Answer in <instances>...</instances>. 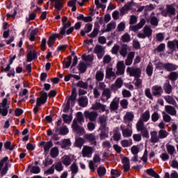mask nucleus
<instances>
[{
	"mask_svg": "<svg viewBox=\"0 0 178 178\" xmlns=\"http://www.w3.org/2000/svg\"><path fill=\"white\" fill-rule=\"evenodd\" d=\"M143 33H138L137 36L138 38H147V37H151L152 35V29L149 26H145L143 30Z\"/></svg>",
	"mask_w": 178,
	"mask_h": 178,
	"instance_id": "obj_8",
	"label": "nucleus"
},
{
	"mask_svg": "<svg viewBox=\"0 0 178 178\" xmlns=\"http://www.w3.org/2000/svg\"><path fill=\"white\" fill-rule=\"evenodd\" d=\"M40 145L41 147H44V150L45 152L49 151V149H51V148H52V147H54V143H52V141H49V142H41L40 143Z\"/></svg>",
	"mask_w": 178,
	"mask_h": 178,
	"instance_id": "obj_34",
	"label": "nucleus"
},
{
	"mask_svg": "<svg viewBox=\"0 0 178 178\" xmlns=\"http://www.w3.org/2000/svg\"><path fill=\"white\" fill-rule=\"evenodd\" d=\"M149 119H151V113H149V110H146L140 115L136 124L145 125V123H147Z\"/></svg>",
	"mask_w": 178,
	"mask_h": 178,
	"instance_id": "obj_5",
	"label": "nucleus"
},
{
	"mask_svg": "<svg viewBox=\"0 0 178 178\" xmlns=\"http://www.w3.org/2000/svg\"><path fill=\"white\" fill-rule=\"evenodd\" d=\"M77 68H78V70L81 72V73H86V71L87 70V64L83 62H81L78 65Z\"/></svg>",
	"mask_w": 178,
	"mask_h": 178,
	"instance_id": "obj_51",
	"label": "nucleus"
},
{
	"mask_svg": "<svg viewBox=\"0 0 178 178\" xmlns=\"http://www.w3.org/2000/svg\"><path fill=\"white\" fill-rule=\"evenodd\" d=\"M163 90L165 92V94H170L172 92V85H170V83L169 81H167L163 85Z\"/></svg>",
	"mask_w": 178,
	"mask_h": 178,
	"instance_id": "obj_49",
	"label": "nucleus"
},
{
	"mask_svg": "<svg viewBox=\"0 0 178 178\" xmlns=\"http://www.w3.org/2000/svg\"><path fill=\"white\" fill-rule=\"evenodd\" d=\"M94 52H95V54H97L99 59H101L105 54V48H104V47L99 45V44L96 45L94 49Z\"/></svg>",
	"mask_w": 178,
	"mask_h": 178,
	"instance_id": "obj_20",
	"label": "nucleus"
},
{
	"mask_svg": "<svg viewBox=\"0 0 178 178\" xmlns=\"http://www.w3.org/2000/svg\"><path fill=\"white\" fill-rule=\"evenodd\" d=\"M130 51H131V49L130 48V47H129V45L122 44L119 51L120 55H121L122 58H126V56H127L128 52Z\"/></svg>",
	"mask_w": 178,
	"mask_h": 178,
	"instance_id": "obj_21",
	"label": "nucleus"
},
{
	"mask_svg": "<svg viewBox=\"0 0 178 178\" xmlns=\"http://www.w3.org/2000/svg\"><path fill=\"white\" fill-rule=\"evenodd\" d=\"M76 97H77V93H76V90H73L72 92L71 96L69 97L65 108H64V112H66V111L69 110V108H70V102L72 105H74V101H76Z\"/></svg>",
	"mask_w": 178,
	"mask_h": 178,
	"instance_id": "obj_9",
	"label": "nucleus"
},
{
	"mask_svg": "<svg viewBox=\"0 0 178 178\" xmlns=\"http://www.w3.org/2000/svg\"><path fill=\"white\" fill-rule=\"evenodd\" d=\"M70 171L72 172V175H77L79 173V166L76 163H73L70 165Z\"/></svg>",
	"mask_w": 178,
	"mask_h": 178,
	"instance_id": "obj_56",
	"label": "nucleus"
},
{
	"mask_svg": "<svg viewBox=\"0 0 178 178\" xmlns=\"http://www.w3.org/2000/svg\"><path fill=\"white\" fill-rule=\"evenodd\" d=\"M150 142L152 143L153 144H156V143H159V135L158 134V132L156 131H153L150 132Z\"/></svg>",
	"mask_w": 178,
	"mask_h": 178,
	"instance_id": "obj_31",
	"label": "nucleus"
},
{
	"mask_svg": "<svg viewBox=\"0 0 178 178\" xmlns=\"http://www.w3.org/2000/svg\"><path fill=\"white\" fill-rule=\"evenodd\" d=\"M134 56H136V52L130 51L128 53L127 56V58L125 59L126 66H130L132 65L133 60L134 59Z\"/></svg>",
	"mask_w": 178,
	"mask_h": 178,
	"instance_id": "obj_23",
	"label": "nucleus"
},
{
	"mask_svg": "<svg viewBox=\"0 0 178 178\" xmlns=\"http://www.w3.org/2000/svg\"><path fill=\"white\" fill-rule=\"evenodd\" d=\"M119 97H115L110 104L111 111H118L119 109Z\"/></svg>",
	"mask_w": 178,
	"mask_h": 178,
	"instance_id": "obj_26",
	"label": "nucleus"
},
{
	"mask_svg": "<svg viewBox=\"0 0 178 178\" xmlns=\"http://www.w3.org/2000/svg\"><path fill=\"white\" fill-rule=\"evenodd\" d=\"M92 151H94L92 147L85 145L82 149V156L83 158H90L91 155H92Z\"/></svg>",
	"mask_w": 178,
	"mask_h": 178,
	"instance_id": "obj_12",
	"label": "nucleus"
},
{
	"mask_svg": "<svg viewBox=\"0 0 178 178\" xmlns=\"http://www.w3.org/2000/svg\"><path fill=\"white\" fill-rule=\"evenodd\" d=\"M123 119V122L125 124H130V122H133L134 120V113L131 111H128L124 115Z\"/></svg>",
	"mask_w": 178,
	"mask_h": 178,
	"instance_id": "obj_19",
	"label": "nucleus"
},
{
	"mask_svg": "<svg viewBox=\"0 0 178 178\" xmlns=\"http://www.w3.org/2000/svg\"><path fill=\"white\" fill-rule=\"evenodd\" d=\"M159 67H161V69H165V70H167V72H173V70H176L177 69V65L167 63H160L158 64Z\"/></svg>",
	"mask_w": 178,
	"mask_h": 178,
	"instance_id": "obj_7",
	"label": "nucleus"
},
{
	"mask_svg": "<svg viewBox=\"0 0 178 178\" xmlns=\"http://www.w3.org/2000/svg\"><path fill=\"white\" fill-rule=\"evenodd\" d=\"M161 13L164 17L176 16V8H175V4L166 5L165 9L163 10Z\"/></svg>",
	"mask_w": 178,
	"mask_h": 178,
	"instance_id": "obj_1",
	"label": "nucleus"
},
{
	"mask_svg": "<svg viewBox=\"0 0 178 178\" xmlns=\"http://www.w3.org/2000/svg\"><path fill=\"white\" fill-rule=\"evenodd\" d=\"M164 99L166 101L168 104H170V105H174V106H176L177 105V103L176 102V100L173 98V97L170 95H167L164 97Z\"/></svg>",
	"mask_w": 178,
	"mask_h": 178,
	"instance_id": "obj_47",
	"label": "nucleus"
},
{
	"mask_svg": "<svg viewBox=\"0 0 178 178\" xmlns=\"http://www.w3.org/2000/svg\"><path fill=\"white\" fill-rule=\"evenodd\" d=\"M79 106H82L83 108H86L87 105H88V99L86 96H83L80 97L79 99Z\"/></svg>",
	"mask_w": 178,
	"mask_h": 178,
	"instance_id": "obj_39",
	"label": "nucleus"
},
{
	"mask_svg": "<svg viewBox=\"0 0 178 178\" xmlns=\"http://www.w3.org/2000/svg\"><path fill=\"white\" fill-rule=\"evenodd\" d=\"M136 130L140 131L143 137L148 138L149 137V132L148 129L145 127V125L136 124Z\"/></svg>",
	"mask_w": 178,
	"mask_h": 178,
	"instance_id": "obj_13",
	"label": "nucleus"
},
{
	"mask_svg": "<svg viewBox=\"0 0 178 178\" xmlns=\"http://www.w3.org/2000/svg\"><path fill=\"white\" fill-rule=\"evenodd\" d=\"M121 40L122 42H130L131 37L129 33H124L122 35Z\"/></svg>",
	"mask_w": 178,
	"mask_h": 178,
	"instance_id": "obj_64",
	"label": "nucleus"
},
{
	"mask_svg": "<svg viewBox=\"0 0 178 178\" xmlns=\"http://www.w3.org/2000/svg\"><path fill=\"white\" fill-rule=\"evenodd\" d=\"M141 69L136 67H128L127 72L130 77H135V79H140L141 77Z\"/></svg>",
	"mask_w": 178,
	"mask_h": 178,
	"instance_id": "obj_4",
	"label": "nucleus"
},
{
	"mask_svg": "<svg viewBox=\"0 0 178 178\" xmlns=\"http://www.w3.org/2000/svg\"><path fill=\"white\" fill-rule=\"evenodd\" d=\"M134 6V1L131 0V1L126 3L121 9H120V13L121 15H126L129 13V10L131 9Z\"/></svg>",
	"mask_w": 178,
	"mask_h": 178,
	"instance_id": "obj_15",
	"label": "nucleus"
},
{
	"mask_svg": "<svg viewBox=\"0 0 178 178\" xmlns=\"http://www.w3.org/2000/svg\"><path fill=\"white\" fill-rule=\"evenodd\" d=\"M146 173H147V175H149V176H152V177H154V178H160L161 177L159 176V175H158V173H156V172H155L152 168H149V169L147 170Z\"/></svg>",
	"mask_w": 178,
	"mask_h": 178,
	"instance_id": "obj_55",
	"label": "nucleus"
},
{
	"mask_svg": "<svg viewBox=\"0 0 178 178\" xmlns=\"http://www.w3.org/2000/svg\"><path fill=\"white\" fill-rule=\"evenodd\" d=\"M106 120H108V117L106 115H103L99 117V122L101 130H105V129H106Z\"/></svg>",
	"mask_w": 178,
	"mask_h": 178,
	"instance_id": "obj_27",
	"label": "nucleus"
},
{
	"mask_svg": "<svg viewBox=\"0 0 178 178\" xmlns=\"http://www.w3.org/2000/svg\"><path fill=\"white\" fill-rule=\"evenodd\" d=\"M72 129L76 131V133H78L79 134H84L85 131L83 127H81L79 126V124H77V120H74L72 122Z\"/></svg>",
	"mask_w": 178,
	"mask_h": 178,
	"instance_id": "obj_24",
	"label": "nucleus"
},
{
	"mask_svg": "<svg viewBox=\"0 0 178 178\" xmlns=\"http://www.w3.org/2000/svg\"><path fill=\"white\" fill-rule=\"evenodd\" d=\"M47 99H48V94L44 92L42 93L40 97H38L36 100V106L33 108V113H35V115L38 113V106L44 105V104L47 102Z\"/></svg>",
	"mask_w": 178,
	"mask_h": 178,
	"instance_id": "obj_2",
	"label": "nucleus"
},
{
	"mask_svg": "<svg viewBox=\"0 0 178 178\" xmlns=\"http://www.w3.org/2000/svg\"><path fill=\"white\" fill-rule=\"evenodd\" d=\"M165 111L167 113H168V115H170L171 116H176L177 114L176 108L170 105L165 106Z\"/></svg>",
	"mask_w": 178,
	"mask_h": 178,
	"instance_id": "obj_32",
	"label": "nucleus"
},
{
	"mask_svg": "<svg viewBox=\"0 0 178 178\" xmlns=\"http://www.w3.org/2000/svg\"><path fill=\"white\" fill-rule=\"evenodd\" d=\"M117 72L116 74L119 76H122V74H124V70L126 69V66L124 65V61H119L117 63Z\"/></svg>",
	"mask_w": 178,
	"mask_h": 178,
	"instance_id": "obj_18",
	"label": "nucleus"
},
{
	"mask_svg": "<svg viewBox=\"0 0 178 178\" xmlns=\"http://www.w3.org/2000/svg\"><path fill=\"white\" fill-rule=\"evenodd\" d=\"M53 168H54V170H56V172H63L64 167L61 161H58L53 164Z\"/></svg>",
	"mask_w": 178,
	"mask_h": 178,
	"instance_id": "obj_42",
	"label": "nucleus"
},
{
	"mask_svg": "<svg viewBox=\"0 0 178 178\" xmlns=\"http://www.w3.org/2000/svg\"><path fill=\"white\" fill-rule=\"evenodd\" d=\"M101 161V159L99 158V156L95 155L93 157V161H90L89 162V168L92 172H95V167H94V163H99V162Z\"/></svg>",
	"mask_w": 178,
	"mask_h": 178,
	"instance_id": "obj_30",
	"label": "nucleus"
},
{
	"mask_svg": "<svg viewBox=\"0 0 178 178\" xmlns=\"http://www.w3.org/2000/svg\"><path fill=\"white\" fill-rule=\"evenodd\" d=\"M101 2H99V0H95V5L97 8V9H102V10H105V9H106V5L104 3H106V2H108V0H101Z\"/></svg>",
	"mask_w": 178,
	"mask_h": 178,
	"instance_id": "obj_33",
	"label": "nucleus"
},
{
	"mask_svg": "<svg viewBox=\"0 0 178 178\" xmlns=\"http://www.w3.org/2000/svg\"><path fill=\"white\" fill-rule=\"evenodd\" d=\"M121 145L124 148H126L127 147H131V145H133V141L131 140H121Z\"/></svg>",
	"mask_w": 178,
	"mask_h": 178,
	"instance_id": "obj_52",
	"label": "nucleus"
},
{
	"mask_svg": "<svg viewBox=\"0 0 178 178\" xmlns=\"http://www.w3.org/2000/svg\"><path fill=\"white\" fill-rule=\"evenodd\" d=\"M76 3H77V0H72V1H69L67 2V5H68V6L72 8V12H76V10L77 9V8L76 7Z\"/></svg>",
	"mask_w": 178,
	"mask_h": 178,
	"instance_id": "obj_60",
	"label": "nucleus"
},
{
	"mask_svg": "<svg viewBox=\"0 0 178 178\" xmlns=\"http://www.w3.org/2000/svg\"><path fill=\"white\" fill-rule=\"evenodd\" d=\"M104 77H105V74L102 71H97L95 74V79L97 81H102L104 80Z\"/></svg>",
	"mask_w": 178,
	"mask_h": 178,
	"instance_id": "obj_54",
	"label": "nucleus"
},
{
	"mask_svg": "<svg viewBox=\"0 0 178 178\" xmlns=\"http://www.w3.org/2000/svg\"><path fill=\"white\" fill-rule=\"evenodd\" d=\"M72 145V142L70 139H64L61 143V148H69Z\"/></svg>",
	"mask_w": 178,
	"mask_h": 178,
	"instance_id": "obj_59",
	"label": "nucleus"
},
{
	"mask_svg": "<svg viewBox=\"0 0 178 178\" xmlns=\"http://www.w3.org/2000/svg\"><path fill=\"white\" fill-rule=\"evenodd\" d=\"M99 33V26H95L92 32L88 35L90 38H95Z\"/></svg>",
	"mask_w": 178,
	"mask_h": 178,
	"instance_id": "obj_57",
	"label": "nucleus"
},
{
	"mask_svg": "<svg viewBox=\"0 0 178 178\" xmlns=\"http://www.w3.org/2000/svg\"><path fill=\"white\" fill-rule=\"evenodd\" d=\"M158 134L160 140H163L164 138H166L168 136H169V132L165 129H160Z\"/></svg>",
	"mask_w": 178,
	"mask_h": 178,
	"instance_id": "obj_46",
	"label": "nucleus"
},
{
	"mask_svg": "<svg viewBox=\"0 0 178 178\" xmlns=\"http://www.w3.org/2000/svg\"><path fill=\"white\" fill-rule=\"evenodd\" d=\"M50 2H54V7L57 10H60L63 8L65 0H49Z\"/></svg>",
	"mask_w": 178,
	"mask_h": 178,
	"instance_id": "obj_35",
	"label": "nucleus"
},
{
	"mask_svg": "<svg viewBox=\"0 0 178 178\" xmlns=\"http://www.w3.org/2000/svg\"><path fill=\"white\" fill-rule=\"evenodd\" d=\"M99 177H104L106 175V168L104 166H100L97 170Z\"/></svg>",
	"mask_w": 178,
	"mask_h": 178,
	"instance_id": "obj_48",
	"label": "nucleus"
},
{
	"mask_svg": "<svg viewBox=\"0 0 178 178\" xmlns=\"http://www.w3.org/2000/svg\"><path fill=\"white\" fill-rule=\"evenodd\" d=\"M59 134L61 136H66V134H69V129L65 125L61 127L59 129Z\"/></svg>",
	"mask_w": 178,
	"mask_h": 178,
	"instance_id": "obj_62",
	"label": "nucleus"
},
{
	"mask_svg": "<svg viewBox=\"0 0 178 178\" xmlns=\"http://www.w3.org/2000/svg\"><path fill=\"white\" fill-rule=\"evenodd\" d=\"M152 92L154 97H159L162 95L163 90H162V86L155 85L152 87Z\"/></svg>",
	"mask_w": 178,
	"mask_h": 178,
	"instance_id": "obj_17",
	"label": "nucleus"
},
{
	"mask_svg": "<svg viewBox=\"0 0 178 178\" xmlns=\"http://www.w3.org/2000/svg\"><path fill=\"white\" fill-rule=\"evenodd\" d=\"M59 37L58 34H54L51 35L48 40V45L49 47H51L53 44H55V41H56V38Z\"/></svg>",
	"mask_w": 178,
	"mask_h": 178,
	"instance_id": "obj_50",
	"label": "nucleus"
},
{
	"mask_svg": "<svg viewBox=\"0 0 178 178\" xmlns=\"http://www.w3.org/2000/svg\"><path fill=\"white\" fill-rule=\"evenodd\" d=\"M91 78H88L86 82L83 81H79L76 83V86L83 90H87L88 88V84H91Z\"/></svg>",
	"mask_w": 178,
	"mask_h": 178,
	"instance_id": "obj_25",
	"label": "nucleus"
},
{
	"mask_svg": "<svg viewBox=\"0 0 178 178\" xmlns=\"http://www.w3.org/2000/svg\"><path fill=\"white\" fill-rule=\"evenodd\" d=\"M123 86V79L121 77L118 78L115 83L111 86V90L114 91H118L119 88H122Z\"/></svg>",
	"mask_w": 178,
	"mask_h": 178,
	"instance_id": "obj_16",
	"label": "nucleus"
},
{
	"mask_svg": "<svg viewBox=\"0 0 178 178\" xmlns=\"http://www.w3.org/2000/svg\"><path fill=\"white\" fill-rule=\"evenodd\" d=\"M92 111H99V112H105L106 109V105L101 104L99 101H96L95 104L92 105Z\"/></svg>",
	"mask_w": 178,
	"mask_h": 178,
	"instance_id": "obj_11",
	"label": "nucleus"
},
{
	"mask_svg": "<svg viewBox=\"0 0 178 178\" xmlns=\"http://www.w3.org/2000/svg\"><path fill=\"white\" fill-rule=\"evenodd\" d=\"M113 138L114 141H120V139L122 138V134L119 131V128H116L113 131Z\"/></svg>",
	"mask_w": 178,
	"mask_h": 178,
	"instance_id": "obj_41",
	"label": "nucleus"
},
{
	"mask_svg": "<svg viewBox=\"0 0 178 178\" xmlns=\"http://www.w3.org/2000/svg\"><path fill=\"white\" fill-rule=\"evenodd\" d=\"M111 97H112V92H111V89L106 88L103 90L100 99L102 102H106Z\"/></svg>",
	"mask_w": 178,
	"mask_h": 178,
	"instance_id": "obj_14",
	"label": "nucleus"
},
{
	"mask_svg": "<svg viewBox=\"0 0 178 178\" xmlns=\"http://www.w3.org/2000/svg\"><path fill=\"white\" fill-rule=\"evenodd\" d=\"M86 119H88L90 122H95L98 118V113L97 111H87L84 112Z\"/></svg>",
	"mask_w": 178,
	"mask_h": 178,
	"instance_id": "obj_10",
	"label": "nucleus"
},
{
	"mask_svg": "<svg viewBox=\"0 0 178 178\" xmlns=\"http://www.w3.org/2000/svg\"><path fill=\"white\" fill-rule=\"evenodd\" d=\"M153 15H155V13H152L149 17V22L150 24H152V26H158L159 23V19H158V18L155 16H154Z\"/></svg>",
	"mask_w": 178,
	"mask_h": 178,
	"instance_id": "obj_43",
	"label": "nucleus"
},
{
	"mask_svg": "<svg viewBox=\"0 0 178 178\" xmlns=\"http://www.w3.org/2000/svg\"><path fill=\"white\" fill-rule=\"evenodd\" d=\"M92 30V25L91 24H86L84 27V30L81 31V35L82 37H86V34L91 32Z\"/></svg>",
	"mask_w": 178,
	"mask_h": 178,
	"instance_id": "obj_36",
	"label": "nucleus"
},
{
	"mask_svg": "<svg viewBox=\"0 0 178 178\" xmlns=\"http://www.w3.org/2000/svg\"><path fill=\"white\" fill-rule=\"evenodd\" d=\"M146 22L145 19H141L140 22L136 25L131 26L130 29L131 31H138L140 29H143L145 24Z\"/></svg>",
	"mask_w": 178,
	"mask_h": 178,
	"instance_id": "obj_28",
	"label": "nucleus"
},
{
	"mask_svg": "<svg viewBox=\"0 0 178 178\" xmlns=\"http://www.w3.org/2000/svg\"><path fill=\"white\" fill-rule=\"evenodd\" d=\"M132 126L133 124H127V127L124 124L120 126V130L122 131V134L124 138H129V137L133 136Z\"/></svg>",
	"mask_w": 178,
	"mask_h": 178,
	"instance_id": "obj_3",
	"label": "nucleus"
},
{
	"mask_svg": "<svg viewBox=\"0 0 178 178\" xmlns=\"http://www.w3.org/2000/svg\"><path fill=\"white\" fill-rule=\"evenodd\" d=\"M165 147L167 152L168 154H169V155H171V156H172V155H175V154H176V147H175L173 145L168 143L166 144Z\"/></svg>",
	"mask_w": 178,
	"mask_h": 178,
	"instance_id": "obj_38",
	"label": "nucleus"
},
{
	"mask_svg": "<svg viewBox=\"0 0 178 178\" xmlns=\"http://www.w3.org/2000/svg\"><path fill=\"white\" fill-rule=\"evenodd\" d=\"M86 140L83 138H76L75 140L74 145L78 148H81L84 145Z\"/></svg>",
	"mask_w": 178,
	"mask_h": 178,
	"instance_id": "obj_45",
	"label": "nucleus"
},
{
	"mask_svg": "<svg viewBox=\"0 0 178 178\" xmlns=\"http://www.w3.org/2000/svg\"><path fill=\"white\" fill-rule=\"evenodd\" d=\"M168 79L171 81H176V80L178 79V73L176 72H170L168 75Z\"/></svg>",
	"mask_w": 178,
	"mask_h": 178,
	"instance_id": "obj_61",
	"label": "nucleus"
},
{
	"mask_svg": "<svg viewBox=\"0 0 178 178\" xmlns=\"http://www.w3.org/2000/svg\"><path fill=\"white\" fill-rule=\"evenodd\" d=\"M106 79H112V77H113V79L116 78V73H115V72H113V69H112L111 67H108L106 69Z\"/></svg>",
	"mask_w": 178,
	"mask_h": 178,
	"instance_id": "obj_40",
	"label": "nucleus"
},
{
	"mask_svg": "<svg viewBox=\"0 0 178 178\" xmlns=\"http://www.w3.org/2000/svg\"><path fill=\"white\" fill-rule=\"evenodd\" d=\"M8 109H9V105L8 104V98H4L0 106V115L1 116L8 115Z\"/></svg>",
	"mask_w": 178,
	"mask_h": 178,
	"instance_id": "obj_6",
	"label": "nucleus"
},
{
	"mask_svg": "<svg viewBox=\"0 0 178 178\" xmlns=\"http://www.w3.org/2000/svg\"><path fill=\"white\" fill-rule=\"evenodd\" d=\"M61 162L65 166H70L73 162V157L69 155H64L61 158Z\"/></svg>",
	"mask_w": 178,
	"mask_h": 178,
	"instance_id": "obj_22",
	"label": "nucleus"
},
{
	"mask_svg": "<svg viewBox=\"0 0 178 178\" xmlns=\"http://www.w3.org/2000/svg\"><path fill=\"white\" fill-rule=\"evenodd\" d=\"M85 138L91 143V145H97V142L95 141V136L93 134H86Z\"/></svg>",
	"mask_w": 178,
	"mask_h": 178,
	"instance_id": "obj_37",
	"label": "nucleus"
},
{
	"mask_svg": "<svg viewBox=\"0 0 178 178\" xmlns=\"http://www.w3.org/2000/svg\"><path fill=\"white\" fill-rule=\"evenodd\" d=\"M36 56H37V54H35V51H30L26 56L27 62H31L32 60H34Z\"/></svg>",
	"mask_w": 178,
	"mask_h": 178,
	"instance_id": "obj_58",
	"label": "nucleus"
},
{
	"mask_svg": "<svg viewBox=\"0 0 178 178\" xmlns=\"http://www.w3.org/2000/svg\"><path fill=\"white\" fill-rule=\"evenodd\" d=\"M122 163L124 172H129L130 170V159L127 157H124L122 159Z\"/></svg>",
	"mask_w": 178,
	"mask_h": 178,
	"instance_id": "obj_29",
	"label": "nucleus"
},
{
	"mask_svg": "<svg viewBox=\"0 0 178 178\" xmlns=\"http://www.w3.org/2000/svg\"><path fill=\"white\" fill-rule=\"evenodd\" d=\"M161 118V115H159V113L158 112L154 111L151 116L152 121L155 122H158Z\"/></svg>",
	"mask_w": 178,
	"mask_h": 178,
	"instance_id": "obj_63",
	"label": "nucleus"
},
{
	"mask_svg": "<svg viewBox=\"0 0 178 178\" xmlns=\"http://www.w3.org/2000/svg\"><path fill=\"white\" fill-rule=\"evenodd\" d=\"M114 29H116V23L111 22L107 24L106 29L102 31L103 33H109V31H112V30H114Z\"/></svg>",
	"mask_w": 178,
	"mask_h": 178,
	"instance_id": "obj_44",
	"label": "nucleus"
},
{
	"mask_svg": "<svg viewBox=\"0 0 178 178\" xmlns=\"http://www.w3.org/2000/svg\"><path fill=\"white\" fill-rule=\"evenodd\" d=\"M58 155H59V149L56 147L51 148L50 150V156L51 158H56Z\"/></svg>",
	"mask_w": 178,
	"mask_h": 178,
	"instance_id": "obj_53",
	"label": "nucleus"
}]
</instances>
